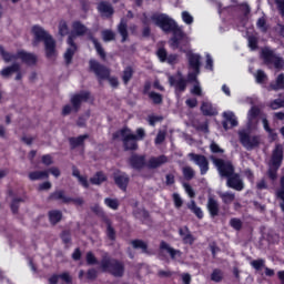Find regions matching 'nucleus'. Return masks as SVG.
<instances>
[{
	"mask_svg": "<svg viewBox=\"0 0 284 284\" xmlns=\"http://www.w3.org/2000/svg\"><path fill=\"white\" fill-rule=\"evenodd\" d=\"M120 138L124 152H136V150H139V142L130 128L124 126L120 131L113 133V139Z\"/></svg>",
	"mask_w": 284,
	"mask_h": 284,
	"instance_id": "20e7f679",
	"label": "nucleus"
},
{
	"mask_svg": "<svg viewBox=\"0 0 284 284\" xmlns=\"http://www.w3.org/2000/svg\"><path fill=\"white\" fill-rule=\"evenodd\" d=\"M206 210L211 216V219H216L221 212V205L219 204V200L214 197V195H210L207 197Z\"/></svg>",
	"mask_w": 284,
	"mask_h": 284,
	"instance_id": "f3484780",
	"label": "nucleus"
},
{
	"mask_svg": "<svg viewBox=\"0 0 284 284\" xmlns=\"http://www.w3.org/2000/svg\"><path fill=\"white\" fill-rule=\"evenodd\" d=\"M151 21H153V23L158 26V28H161L166 34L172 32L173 37L170 41L173 50H179V48H181V41L185 39V32H183V29L179 27L174 19L170 18V16L165 13H153L151 16Z\"/></svg>",
	"mask_w": 284,
	"mask_h": 284,
	"instance_id": "f257e3e1",
	"label": "nucleus"
},
{
	"mask_svg": "<svg viewBox=\"0 0 284 284\" xmlns=\"http://www.w3.org/2000/svg\"><path fill=\"white\" fill-rule=\"evenodd\" d=\"M230 225L236 232H241V230H243V221H241V219H239V217H232L230 220Z\"/></svg>",
	"mask_w": 284,
	"mask_h": 284,
	"instance_id": "864d4df0",
	"label": "nucleus"
},
{
	"mask_svg": "<svg viewBox=\"0 0 284 284\" xmlns=\"http://www.w3.org/2000/svg\"><path fill=\"white\" fill-rule=\"evenodd\" d=\"M100 267L105 274H111L115 278H123L125 274V264L108 254L102 256L100 261Z\"/></svg>",
	"mask_w": 284,
	"mask_h": 284,
	"instance_id": "7ed1b4c3",
	"label": "nucleus"
},
{
	"mask_svg": "<svg viewBox=\"0 0 284 284\" xmlns=\"http://www.w3.org/2000/svg\"><path fill=\"white\" fill-rule=\"evenodd\" d=\"M169 83L175 89L176 94L187 90V79L183 78V73L181 71H178L176 75L169 77Z\"/></svg>",
	"mask_w": 284,
	"mask_h": 284,
	"instance_id": "6e6552de",
	"label": "nucleus"
},
{
	"mask_svg": "<svg viewBox=\"0 0 284 284\" xmlns=\"http://www.w3.org/2000/svg\"><path fill=\"white\" fill-rule=\"evenodd\" d=\"M223 119L222 128H224L226 131L230 130V128H236V125H239V121L236 120L234 112H224Z\"/></svg>",
	"mask_w": 284,
	"mask_h": 284,
	"instance_id": "412c9836",
	"label": "nucleus"
},
{
	"mask_svg": "<svg viewBox=\"0 0 284 284\" xmlns=\"http://www.w3.org/2000/svg\"><path fill=\"white\" fill-rule=\"evenodd\" d=\"M71 27L73 30L71 34H74L75 39L77 37H85V33L88 32V27H85V24H83L81 21H73Z\"/></svg>",
	"mask_w": 284,
	"mask_h": 284,
	"instance_id": "cd10ccee",
	"label": "nucleus"
},
{
	"mask_svg": "<svg viewBox=\"0 0 284 284\" xmlns=\"http://www.w3.org/2000/svg\"><path fill=\"white\" fill-rule=\"evenodd\" d=\"M47 201H59L64 205L70 204V196L65 195V191L58 190L49 194Z\"/></svg>",
	"mask_w": 284,
	"mask_h": 284,
	"instance_id": "393cba45",
	"label": "nucleus"
},
{
	"mask_svg": "<svg viewBox=\"0 0 284 284\" xmlns=\"http://www.w3.org/2000/svg\"><path fill=\"white\" fill-rule=\"evenodd\" d=\"M182 174L186 181H192L195 176L194 169L192 166H184L182 168Z\"/></svg>",
	"mask_w": 284,
	"mask_h": 284,
	"instance_id": "3c124183",
	"label": "nucleus"
},
{
	"mask_svg": "<svg viewBox=\"0 0 284 284\" xmlns=\"http://www.w3.org/2000/svg\"><path fill=\"white\" fill-rule=\"evenodd\" d=\"M248 48H251V50H258V38H256L255 36H250Z\"/></svg>",
	"mask_w": 284,
	"mask_h": 284,
	"instance_id": "69168bd1",
	"label": "nucleus"
},
{
	"mask_svg": "<svg viewBox=\"0 0 284 284\" xmlns=\"http://www.w3.org/2000/svg\"><path fill=\"white\" fill-rule=\"evenodd\" d=\"M182 20L186 23V26H192L194 23V17L190 14L187 11L182 12Z\"/></svg>",
	"mask_w": 284,
	"mask_h": 284,
	"instance_id": "338daca9",
	"label": "nucleus"
},
{
	"mask_svg": "<svg viewBox=\"0 0 284 284\" xmlns=\"http://www.w3.org/2000/svg\"><path fill=\"white\" fill-rule=\"evenodd\" d=\"M163 121V115H149V125L154 128L156 123H161Z\"/></svg>",
	"mask_w": 284,
	"mask_h": 284,
	"instance_id": "0e129e2a",
	"label": "nucleus"
},
{
	"mask_svg": "<svg viewBox=\"0 0 284 284\" xmlns=\"http://www.w3.org/2000/svg\"><path fill=\"white\" fill-rule=\"evenodd\" d=\"M256 28L262 32V34H266L270 30V24L267 23V19L265 17H261L256 21Z\"/></svg>",
	"mask_w": 284,
	"mask_h": 284,
	"instance_id": "58836bf2",
	"label": "nucleus"
},
{
	"mask_svg": "<svg viewBox=\"0 0 284 284\" xmlns=\"http://www.w3.org/2000/svg\"><path fill=\"white\" fill-rule=\"evenodd\" d=\"M118 32L122 37L121 43H125V41H128V38L130 37V34L128 33V23L121 21L118 26Z\"/></svg>",
	"mask_w": 284,
	"mask_h": 284,
	"instance_id": "4c0bfd02",
	"label": "nucleus"
},
{
	"mask_svg": "<svg viewBox=\"0 0 284 284\" xmlns=\"http://www.w3.org/2000/svg\"><path fill=\"white\" fill-rule=\"evenodd\" d=\"M74 40H75L74 33H70L67 39V43L69 48L64 53V61L67 65H70V63H72V59L74 58V54H77V50H79V47L77 45V42H74Z\"/></svg>",
	"mask_w": 284,
	"mask_h": 284,
	"instance_id": "f8f14e48",
	"label": "nucleus"
},
{
	"mask_svg": "<svg viewBox=\"0 0 284 284\" xmlns=\"http://www.w3.org/2000/svg\"><path fill=\"white\" fill-rule=\"evenodd\" d=\"M255 79L256 83H265V81H267V74H265V71L260 69L256 71Z\"/></svg>",
	"mask_w": 284,
	"mask_h": 284,
	"instance_id": "e2e57ef3",
	"label": "nucleus"
},
{
	"mask_svg": "<svg viewBox=\"0 0 284 284\" xmlns=\"http://www.w3.org/2000/svg\"><path fill=\"white\" fill-rule=\"evenodd\" d=\"M201 74V71H191L187 73V83H199V75Z\"/></svg>",
	"mask_w": 284,
	"mask_h": 284,
	"instance_id": "13d9d810",
	"label": "nucleus"
},
{
	"mask_svg": "<svg viewBox=\"0 0 284 284\" xmlns=\"http://www.w3.org/2000/svg\"><path fill=\"white\" fill-rule=\"evenodd\" d=\"M268 171H267V176L271 181H276L278 179V170H281L280 166H274L272 164H268Z\"/></svg>",
	"mask_w": 284,
	"mask_h": 284,
	"instance_id": "09e8293b",
	"label": "nucleus"
},
{
	"mask_svg": "<svg viewBox=\"0 0 284 284\" xmlns=\"http://www.w3.org/2000/svg\"><path fill=\"white\" fill-rule=\"evenodd\" d=\"M284 152L283 144H276L270 160L268 165H273L274 168H281L283 165Z\"/></svg>",
	"mask_w": 284,
	"mask_h": 284,
	"instance_id": "4468645a",
	"label": "nucleus"
},
{
	"mask_svg": "<svg viewBox=\"0 0 284 284\" xmlns=\"http://www.w3.org/2000/svg\"><path fill=\"white\" fill-rule=\"evenodd\" d=\"M58 29L60 37H68V34H70V28L68 27V22L65 20H61L59 22Z\"/></svg>",
	"mask_w": 284,
	"mask_h": 284,
	"instance_id": "de8ad7c7",
	"label": "nucleus"
},
{
	"mask_svg": "<svg viewBox=\"0 0 284 284\" xmlns=\"http://www.w3.org/2000/svg\"><path fill=\"white\" fill-rule=\"evenodd\" d=\"M17 57L22 61V63H26V65H37V61H39V58H37V54L30 53L24 50H19L17 52Z\"/></svg>",
	"mask_w": 284,
	"mask_h": 284,
	"instance_id": "6ab92c4d",
	"label": "nucleus"
},
{
	"mask_svg": "<svg viewBox=\"0 0 284 284\" xmlns=\"http://www.w3.org/2000/svg\"><path fill=\"white\" fill-rule=\"evenodd\" d=\"M226 185L236 192H243V190H245V183L243 182V179H241V174L236 172L226 178Z\"/></svg>",
	"mask_w": 284,
	"mask_h": 284,
	"instance_id": "ddd939ff",
	"label": "nucleus"
},
{
	"mask_svg": "<svg viewBox=\"0 0 284 284\" xmlns=\"http://www.w3.org/2000/svg\"><path fill=\"white\" fill-rule=\"evenodd\" d=\"M133 216L135 219H141L142 223L150 222V212L145 209H136L133 211Z\"/></svg>",
	"mask_w": 284,
	"mask_h": 284,
	"instance_id": "72a5a7b5",
	"label": "nucleus"
},
{
	"mask_svg": "<svg viewBox=\"0 0 284 284\" xmlns=\"http://www.w3.org/2000/svg\"><path fill=\"white\" fill-rule=\"evenodd\" d=\"M262 59L265 65H274L275 70H283V67H284L283 58L276 55L273 50L263 49Z\"/></svg>",
	"mask_w": 284,
	"mask_h": 284,
	"instance_id": "0eeeda50",
	"label": "nucleus"
},
{
	"mask_svg": "<svg viewBox=\"0 0 284 284\" xmlns=\"http://www.w3.org/2000/svg\"><path fill=\"white\" fill-rule=\"evenodd\" d=\"M50 173L48 171H33L29 173L30 181H42L43 179H49Z\"/></svg>",
	"mask_w": 284,
	"mask_h": 284,
	"instance_id": "e433bc0d",
	"label": "nucleus"
},
{
	"mask_svg": "<svg viewBox=\"0 0 284 284\" xmlns=\"http://www.w3.org/2000/svg\"><path fill=\"white\" fill-rule=\"evenodd\" d=\"M102 39L103 41L105 42H109V41H114V39H116V36L113 33L112 30H103L102 31Z\"/></svg>",
	"mask_w": 284,
	"mask_h": 284,
	"instance_id": "bf43d9fd",
	"label": "nucleus"
},
{
	"mask_svg": "<svg viewBox=\"0 0 284 284\" xmlns=\"http://www.w3.org/2000/svg\"><path fill=\"white\" fill-rule=\"evenodd\" d=\"M49 222L51 225H58L63 220V212L60 210H51L48 212Z\"/></svg>",
	"mask_w": 284,
	"mask_h": 284,
	"instance_id": "c756f323",
	"label": "nucleus"
},
{
	"mask_svg": "<svg viewBox=\"0 0 284 284\" xmlns=\"http://www.w3.org/2000/svg\"><path fill=\"white\" fill-rule=\"evenodd\" d=\"M129 165L132 168V170H136L138 172H141L145 165L148 166V163L145 162V155H139L136 153H133L128 161Z\"/></svg>",
	"mask_w": 284,
	"mask_h": 284,
	"instance_id": "dca6fc26",
	"label": "nucleus"
},
{
	"mask_svg": "<svg viewBox=\"0 0 284 284\" xmlns=\"http://www.w3.org/2000/svg\"><path fill=\"white\" fill-rule=\"evenodd\" d=\"M131 244L134 250H142L143 254H148V243L143 240H133Z\"/></svg>",
	"mask_w": 284,
	"mask_h": 284,
	"instance_id": "a18cd8bd",
	"label": "nucleus"
},
{
	"mask_svg": "<svg viewBox=\"0 0 284 284\" xmlns=\"http://www.w3.org/2000/svg\"><path fill=\"white\" fill-rule=\"evenodd\" d=\"M60 239L64 245H70V243H72V232H70V230L62 231Z\"/></svg>",
	"mask_w": 284,
	"mask_h": 284,
	"instance_id": "8fccbe9b",
	"label": "nucleus"
},
{
	"mask_svg": "<svg viewBox=\"0 0 284 284\" xmlns=\"http://www.w3.org/2000/svg\"><path fill=\"white\" fill-rule=\"evenodd\" d=\"M98 12L106 19H112L114 17V7L109 1L102 0L98 3Z\"/></svg>",
	"mask_w": 284,
	"mask_h": 284,
	"instance_id": "a211bd4d",
	"label": "nucleus"
},
{
	"mask_svg": "<svg viewBox=\"0 0 284 284\" xmlns=\"http://www.w3.org/2000/svg\"><path fill=\"white\" fill-rule=\"evenodd\" d=\"M211 161L215 165L220 176L223 179H227L229 176H232L233 173H235V168L234 164H232V161H226L214 155L211 156Z\"/></svg>",
	"mask_w": 284,
	"mask_h": 284,
	"instance_id": "423d86ee",
	"label": "nucleus"
},
{
	"mask_svg": "<svg viewBox=\"0 0 284 284\" xmlns=\"http://www.w3.org/2000/svg\"><path fill=\"white\" fill-rule=\"evenodd\" d=\"M281 108H284V99H275L270 103L271 110H278Z\"/></svg>",
	"mask_w": 284,
	"mask_h": 284,
	"instance_id": "680f3d73",
	"label": "nucleus"
},
{
	"mask_svg": "<svg viewBox=\"0 0 284 284\" xmlns=\"http://www.w3.org/2000/svg\"><path fill=\"white\" fill-rule=\"evenodd\" d=\"M164 251L168 252V254H170L172 261H174V258H176V254H179V256H181V251L172 248L170 246V244H168V242L161 241V243H160V256H163Z\"/></svg>",
	"mask_w": 284,
	"mask_h": 284,
	"instance_id": "c85d7f7f",
	"label": "nucleus"
},
{
	"mask_svg": "<svg viewBox=\"0 0 284 284\" xmlns=\"http://www.w3.org/2000/svg\"><path fill=\"white\" fill-rule=\"evenodd\" d=\"M132 77H134V69L131 65H129L123 70L122 73V81L124 85H128V83H130Z\"/></svg>",
	"mask_w": 284,
	"mask_h": 284,
	"instance_id": "37998d69",
	"label": "nucleus"
},
{
	"mask_svg": "<svg viewBox=\"0 0 284 284\" xmlns=\"http://www.w3.org/2000/svg\"><path fill=\"white\" fill-rule=\"evenodd\" d=\"M261 115V109L258 106H252L248 111V118L250 119H258Z\"/></svg>",
	"mask_w": 284,
	"mask_h": 284,
	"instance_id": "774afa93",
	"label": "nucleus"
},
{
	"mask_svg": "<svg viewBox=\"0 0 284 284\" xmlns=\"http://www.w3.org/2000/svg\"><path fill=\"white\" fill-rule=\"evenodd\" d=\"M149 99L153 101L154 105H161L163 103V95L161 93H156L154 91H151L149 93Z\"/></svg>",
	"mask_w": 284,
	"mask_h": 284,
	"instance_id": "603ef678",
	"label": "nucleus"
},
{
	"mask_svg": "<svg viewBox=\"0 0 284 284\" xmlns=\"http://www.w3.org/2000/svg\"><path fill=\"white\" fill-rule=\"evenodd\" d=\"M89 68L100 81H109L111 87L114 89L119 88V79L110 77V70L108 67L99 63L97 60H90Z\"/></svg>",
	"mask_w": 284,
	"mask_h": 284,
	"instance_id": "39448f33",
	"label": "nucleus"
},
{
	"mask_svg": "<svg viewBox=\"0 0 284 284\" xmlns=\"http://www.w3.org/2000/svg\"><path fill=\"white\" fill-rule=\"evenodd\" d=\"M168 158L165 155H160V156H152L148 163L146 168L150 170H156L158 168H161V165H165L168 163Z\"/></svg>",
	"mask_w": 284,
	"mask_h": 284,
	"instance_id": "a878e982",
	"label": "nucleus"
},
{
	"mask_svg": "<svg viewBox=\"0 0 284 284\" xmlns=\"http://www.w3.org/2000/svg\"><path fill=\"white\" fill-rule=\"evenodd\" d=\"M240 143L247 150H254L261 145V139L258 135L250 136L246 132H240Z\"/></svg>",
	"mask_w": 284,
	"mask_h": 284,
	"instance_id": "9b49d317",
	"label": "nucleus"
},
{
	"mask_svg": "<svg viewBox=\"0 0 284 284\" xmlns=\"http://www.w3.org/2000/svg\"><path fill=\"white\" fill-rule=\"evenodd\" d=\"M31 32L33 34L32 45L39 47V43H44V52L47 59H52L57 54V41L45 29L36 24L32 27Z\"/></svg>",
	"mask_w": 284,
	"mask_h": 284,
	"instance_id": "f03ea898",
	"label": "nucleus"
},
{
	"mask_svg": "<svg viewBox=\"0 0 284 284\" xmlns=\"http://www.w3.org/2000/svg\"><path fill=\"white\" fill-rule=\"evenodd\" d=\"M224 276L225 275L221 268H214L213 272L211 273V281H213V283H221Z\"/></svg>",
	"mask_w": 284,
	"mask_h": 284,
	"instance_id": "49530a36",
	"label": "nucleus"
},
{
	"mask_svg": "<svg viewBox=\"0 0 284 284\" xmlns=\"http://www.w3.org/2000/svg\"><path fill=\"white\" fill-rule=\"evenodd\" d=\"M0 57H2L6 63H10V61H17V59H19V57H17V53L14 54L6 51V49H3V45H0Z\"/></svg>",
	"mask_w": 284,
	"mask_h": 284,
	"instance_id": "ea45409f",
	"label": "nucleus"
},
{
	"mask_svg": "<svg viewBox=\"0 0 284 284\" xmlns=\"http://www.w3.org/2000/svg\"><path fill=\"white\" fill-rule=\"evenodd\" d=\"M185 231H183V229L179 230V234L180 236H182V241L184 243V245H194V241H196V239L194 237V235H192V233L190 232V229L185 227Z\"/></svg>",
	"mask_w": 284,
	"mask_h": 284,
	"instance_id": "2f4dec72",
	"label": "nucleus"
},
{
	"mask_svg": "<svg viewBox=\"0 0 284 284\" xmlns=\"http://www.w3.org/2000/svg\"><path fill=\"white\" fill-rule=\"evenodd\" d=\"M108 181V175L103 171H98L95 174L90 178L91 185H103Z\"/></svg>",
	"mask_w": 284,
	"mask_h": 284,
	"instance_id": "7c9ffc66",
	"label": "nucleus"
},
{
	"mask_svg": "<svg viewBox=\"0 0 284 284\" xmlns=\"http://www.w3.org/2000/svg\"><path fill=\"white\" fill-rule=\"evenodd\" d=\"M270 89L278 92V90H284V73H280L275 82L270 83Z\"/></svg>",
	"mask_w": 284,
	"mask_h": 284,
	"instance_id": "c9c22d12",
	"label": "nucleus"
},
{
	"mask_svg": "<svg viewBox=\"0 0 284 284\" xmlns=\"http://www.w3.org/2000/svg\"><path fill=\"white\" fill-rule=\"evenodd\" d=\"M20 203H23V197H16L12 200L10 207H11V212L13 214H19V204Z\"/></svg>",
	"mask_w": 284,
	"mask_h": 284,
	"instance_id": "6e6d98bb",
	"label": "nucleus"
},
{
	"mask_svg": "<svg viewBox=\"0 0 284 284\" xmlns=\"http://www.w3.org/2000/svg\"><path fill=\"white\" fill-rule=\"evenodd\" d=\"M155 54L160 63H169V65H176V61H179V54L176 53L168 54V50L165 49V47H160L156 50Z\"/></svg>",
	"mask_w": 284,
	"mask_h": 284,
	"instance_id": "9d476101",
	"label": "nucleus"
},
{
	"mask_svg": "<svg viewBox=\"0 0 284 284\" xmlns=\"http://www.w3.org/2000/svg\"><path fill=\"white\" fill-rule=\"evenodd\" d=\"M91 212L95 214V216H99L104 223V221H108L110 217L105 214V211H103V207H101L99 204H94L91 206Z\"/></svg>",
	"mask_w": 284,
	"mask_h": 284,
	"instance_id": "a19ab883",
	"label": "nucleus"
},
{
	"mask_svg": "<svg viewBox=\"0 0 284 284\" xmlns=\"http://www.w3.org/2000/svg\"><path fill=\"white\" fill-rule=\"evenodd\" d=\"M186 59L189 61V70L201 72V54L187 53Z\"/></svg>",
	"mask_w": 284,
	"mask_h": 284,
	"instance_id": "aec40b11",
	"label": "nucleus"
},
{
	"mask_svg": "<svg viewBox=\"0 0 284 284\" xmlns=\"http://www.w3.org/2000/svg\"><path fill=\"white\" fill-rule=\"evenodd\" d=\"M189 210H191V212H193V214H195V216L197 219H203L204 214H203V210L196 205V202L194 200L191 201V203L187 205Z\"/></svg>",
	"mask_w": 284,
	"mask_h": 284,
	"instance_id": "c03bdc74",
	"label": "nucleus"
},
{
	"mask_svg": "<svg viewBox=\"0 0 284 284\" xmlns=\"http://www.w3.org/2000/svg\"><path fill=\"white\" fill-rule=\"evenodd\" d=\"M90 139V134L85 133L79 136L69 138V145L71 150H77V148H85V141Z\"/></svg>",
	"mask_w": 284,
	"mask_h": 284,
	"instance_id": "b1692460",
	"label": "nucleus"
},
{
	"mask_svg": "<svg viewBox=\"0 0 284 284\" xmlns=\"http://www.w3.org/2000/svg\"><path fill=\"white\" fill-rule=\"evenodd\" d=\"M89 100H90L89 91H81L80 93H77L73 97H71V105L74 112H79V110H81V103L88 102Z\"/></svg>",
	"mask_w": 284,
	"mask_h": 284,
	"instance_id": "2eb2a0df",
	"label": "nucleus"
},
{
	"mask_svg": "<svg viewBox=\"0 0 284 284\" xmlns=\"http://www.w3.org/2000/svg\"><path fill=\"white\" fill-rule=\"evenodd\" d=\"M200 110L203 116H219V110L210 101H202Z\"/></svg>",
	"mask_w": 284,
	"mask_h": 284,
	"instance_id": "5701e85b",
	"label": "nucleus"
},
{
	"mask_svg": "<svg viewBox=\"0 0 284 284\" xmlns=\"http://www.w3.org/2000/svg\"><path fill=\"white\" fill-rule=\"evenodd\" d=\"M104 205H106V207H110V210H119L120 203L116 199L106 197L104 199Z\"/></svg>",
	"mask_w": 284,
	"mask_h": 284,
	"instance_id": "5fc2aeb1",
	"label": "nucleus"
},
{
	"mask_svg": "<svg viewBox=\"0 0 284 284\" xmlns=\"http://www.w3.org/2000/svg\"><path fill=\"white\" fill-rule=\"evenodd\" d=\"M21 70V64L20 63H13L10 67H6L0 71L1 77H4L8 79V77H11V74H14V72H19Z\"/></svg>",
	"mask_w": 284,
	"mask_h": 284,
	"instance_id": "473e14b6",
	"label": "nucleus"
},
{
	"mask_svg": "<svg viewBox=\"0 0 284 284\" xmlns=\"http://www.w3.org/2000/svg\"><path fill=\"white\" fill-rule=\"evenodd\" d=\"M251 266L253 270H256V272H261V270L264 267L265 276L272 277L275 274L273 268L265 266V260L263 258L253 260L251 262Z\"/></svg>",
	"mask_w": 284,
	"mask_h": 284,
	"instance_id": "4be33fe9",
	"label": "nucleus"
},
{
	"mask_svg": "<svg viewBox=\"0 0 284 284\" xmlns=\"http://www.w3.org/2000/svg\"><path fill=\"white\" fill-rule=\"evenodd\" d=\"M191 161H194L195 164L200 168V174L205 176L210 172V161L203 154L189 153Z\"/></svg>",
	"mask_w": 284,
	"mask_h": 284,
	"instance_id": "1a4fd4ad",
	"label": "nucleus"
},
{
	"mask_svg": "<svg viewBox=\"0 0 284 284\" xmlns=\"http://www.w3.org/2000/svg\"><path fill=\"white\" fill-rule=\"evenodd\" d=\"M60 281H62L61 284H72V275L70 272H62L59 274Z\"/></svg>",
	"mask_w": 284,
	"mask_h": 284,
	"instance_id": "052dcab7",
	"label": "nucleus"
},
{
	"mask_svg": "<svg viewBox=\"0 0 284 284\" xmlns=\"http://www.w3.org/2000/svg\"><path fill=\"white\" fill-rule=\"evenodd\" d=\"M113 179H114L115 185H118V187L122 190V192L128 191V185L130 184V176H128L126 173L114 175Z\"/></svg>",
	"mask_w": 284,
	"mask_h": 284,
	"instance_id": "bb28decb",
	"label": "nucleus"
},
{
	"mask_svg": "<svg viewBox=\"0 0 284 284\" xmlns=\"http://www.w3.org/2000/svg\"><path fill=\"white\" fill-rule=\"evenodd\" d=\"M106 225V236L109 241H116V230H114V226H112V221L109 219L108 221H104Z\"/></svg>",
	"mask_w": 284,
	"mask_h": 284,
	"instance_id": "79ce46f5",
	"label": "nucleus"
},
{
	"mask_svg": "<svg viewBox=\"0 0 284 284\" xmlns=\"http://www.w3.org/2000/svg\"><path fill=\"white\" fill-rule=\"evenodd\" d=\"M85 261H87V265H99V260L97 258L94 253H92V251H89L87 253Z\"/></svg>",
	"mask_w": 284,
	"mask_h": 284,
	"instance_id": "4d7b16f0",
	"label": "nucleus"
},
{
	"mask_svg": "<svg viewBox=\"0 0 284 284\" xmlns=\"http://www.w3.org/2000/svg\"><path fill=\"white\" fill-rule=\"evenodd\" d=\"M276 197L282 201L280 203V207L282 212L284 213V175L280 179V187L275 192Z\"/></svg>",
	"mask_w": 284,
	"mask_h": 284,
	"instance_id": "f704fd0d",
	"label": "nucleus"
}]
</instances>
